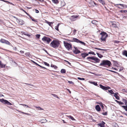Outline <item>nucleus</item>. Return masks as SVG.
I'll use <instances>...</instances> for the list:
<instances>
[{
    "label": "nucleus",
    "mask_w": 127,
    "mask_h": 127,
    "mask_svg": "<svg viewBox=\"0 0 127 127\" xmlns=\"http://www.w3.org/2000/svg\"><path fill=\"white\" fill-rule=\"evenodd\" d=\"M61 72L62 73H65L66 71L64 69H62L61 71Z\"/></svg>",
    "instance_id": "obj_27"
},
{
    "label": "nucleus",
    "mask_w": 127,
    "mask_h": 127,
    "mask_svg": "<svg viewBox=\"0 0 127 127\" xmlns=\"http://www.w3.org/2000/svg\"><path fill=\"white\" fill-rule=\"evenodd\" d=\"M102 114L104 115H107V112L102 113Z\"/></svg>",
    "instance_id": "obj_53"
},
{
    "label": "nucleus",
    "mask_w": 127,
    "mask_h": 127,
    "mask_svg": "<svg viewBox=\"0 0 127 127\" xmlns=\"http://www.w3.org/2000/svg\"><path fill=\"white\" fill-rule=\"evenodd\" d=\"M25 84H26L29 85H30L31 86H33L34 87H35V86H34L33 85H32L31 84H27V83H25Z\"/></svg>",
    "instance_id": "obj_56"
},
{
    "label": "nucleus",
    "mask_w": 127,
    "mask_h": 127,
    "mask_svg": "<svg viewBox=\"0 0 127 127\" xmlns=\"http://www.w3.org/2000/svg\"><path fill=\"white\" fill-rule=\"evenodd\" d=\"M60 43L59 41L53 40L50 44V46L55 48H57L59 46Z\"/></svg>",
    "instance_id": "obj_2"
},
{
    "label": "nucleus",
    "mask_w": 127,
    "mask_h": 127,
    "mask_svg": "<svg viewBox=\"0 0 127 127\" xmlns=\"http://www.w3.org/2000/svg\"><path fill=\"white\" fill-rule=\"evenodd\" d=\"M100 34L101 35L100 38L101 41H105L106 38L108 36V35L106 33L104 32H102L100 33Z\"/></svg>",
    "instance_id": "obj_3"
},
{
    "label": "nucleus",
    "mask_w": 127,
    "mask_h": 127,
    "mask_svg": "<svg viewBox=\"0 0 127 127\" xmlns=\"http://www.w3.org/2000/svg\"><path fill=\"white\" fill-rule=\"evenodd\" d=\"M100 3H102L103 5H104L105 4V2L104 0H100L99 1Z\"/></svg>",
    "instance_id": "obj_26"
},
{
    "label": "nucleus",
    "mask_w": 127,
    "mask_h": 127,
    "mask_svg": "<svg viewBox=\"0 0 127 127\" xmlns=\"http://www.w3.org/2000/svg\"><path fill=\"white\" fill-rule=\"evenodd\" d=\"M96 54H97V55L98 57L100 58H101L103 57L102 55L101 54H100L98 53H96Z\"/></svg>",
    "instance_id": "obj_23"
},
{
    "label": "nucleus",
    "mask_w": 127,
    "mask_h": 127,
    "mask_svg": "<svg viewBox=\"0 0 127 127\" xmlns=\"http://www.w3.org/2000/svg\"><path fill=\"white\" fill-rule=\"evenodd\" d=\"M97 22H98L97 21L95 20H94L92 21L91 23L93 24L96 25L97 24Z\"/></svg>",
    "instance_id": "obj_20"
},
{
    "label": "nucleus",
    "mask_w": 127,
    "mask_h": 127,
    "mask_svg": "<svg viewBox=\"0 0 127 127\" xmlns=\"http://www.w3.org/2000/svg\"><path fill=\"white\" fill-rule=\"evenodd\" d=\"M0 101L5 104H6L7 105H12V104L8 101L4 99H0Z\"/></svg>",
    "instance_id": "obj_7"
},
{
    "label": "nucleus",
    "mask_w": 127,
    "mask_h": 127,
    "mask_svg": "<svg viewBox=\"0 0 127 127\" xmlns=\"http://www.w3.org/2000/svg\"><path fill=\"white\" fill-rule=\"evenodd\" d=\"M35 107L37 108L38 110H43V109L39 107L35 106Z\"/></svg>",
    "instance_id": "obj_36"
},
{
    "label": "nucleus",
    "mask_w": 127,
    "mask_h": 127,
    "mask_svg": "<svg viewBox=\"0 0 127 127\" xmlns=\"http://www.w3.org/2000/svg\"><path fill=\"white\" fill-rule=\"evenodd\" d=\"M4 43H5L6 44L8 45H10V43L8 41L6 40H5Z\"/></svg>",
    "instance_id": "obj_31"
},
{
    "label": "nucleus",
    "mask_w": 127,
    "mask_h": 127,
    "mask_svg": "<svg viewBox=\"0 0 127 127\" xmlns=\"http://www.w3.org/2000/svg\"><path fill=\"white\" fill-rule=\"evenodd\" d=\"M108 92L111 94H114L113 91L112 90H108Z\"/></svg>",
    "instance_id": "obj_34"
},
{
    "label": "nucleus",
    "mask_w": 127,
    "mask_h": 127,
    "mask_svg": "<svg viewBox=\"0 0 127 127\" xmlns=\"http://www.w3.org/2000/svg\"><path fill=\"white\" fill-rule=\"evenodd\" d=\"M43 63L45 64V65L46 66H50L49 64H48L47 63H46L45 62H44Z\"/></svg>",
    "instance_id": "obj_40"
},
{
    "label": "nucleus",
    "mask_w": 127,
    "mask_h": 127,
    "mask_svg": "<svg viewBox=\"0 0 127 127\" xmlns=\"http://www.w3.org/2000/svg\"><path fill=\"white\" fill-rule=\"evenodd\" d=\"M76 30H74L73 31V32H74V34H75V32H76Z\"/></svg>",
    "instance_id": "obj_62"
},
{
    "label": "nucleus",
    "mask_w": 127,
    "mask_h": 127,
    "mask_svg": "<svg viewBox=\"0 0 127 127\" xmlns=\"http://www.w3.org/2000/svg\"><path fill=\"white\" fill-rule=\"evenodd\" d=\"M1 1H4V2H8V3H10V4H12V3H11V2H8L7 1H5V0H1Z\"/></svg>",
    "instance_id": "obj_50"
},
{
    "label": "nucleus",
    "mask_w": 127,
    "mask_h": 127,
    "mask_svg": "<svg viewBox=\"0 0 127 127\" xmlns=\"http://www.w3.org/2000/svg\"><path fill=\"white\" fill-rule=\"evenodd\" d=\"M42 40L43 42L47 44H49L51 40L50 38L46 36L43 37L42 38Z\"/></svg>",
    "instance_id": "obj_5"
},
{
    "label": "nucleus",
    "mask_w": 127,
    "mask_h": 127,
    "mask_svg": "<svg viewBox=\"0 0 127 127\" xmlns=\"http://www.w3.org/2000/svg\"><path fill=\"white\" fill-rule=\"evenodd\" d=\"M20 52L21 53H24V52L23 51H20Z\"/></svg>",
    "instance_id": "obj_63"
},
{
    "label": "nucleus",
    "mask_w": 127,
    "mask_h": 127,
    "mask_svg": "<svg viewBox=\"0 0 127 127\" xmlns=\"http://www.w3.org/2000/svg\"><path fill=\"white\" fill-rule=\"evenodd\" d=\"M94 48L95 49H97L98 50H101L103 51H106L107 50L106 49H101L98 48Z\"/></svg>",
    "instance_id": "obj_24"
},
{
    "label": "nucleus",
    "mask_w": 127,
    "mask_h": 127,
    "mask_svg": "<svg viewBox=\"0 0 127 127\" xmlns=\"http://www.w3.org/2000/svg\"><path fill=\"white\" fill-rule=\"evenodd\" d=\"M52 2L55 4H58L59 3V1L58 0H52Z\"/></svg>",
    "instance_id": "obj_22"
},
{
    "label": "nucleus",
    "mask_w": 127,
    "mask_h": 127,
    "mask_svg": "<svg viewBox=\"0 0 127 127\" xmlns=\"http://www.w3.org/2000/svg\"><path fill=\"white\" fill-rule=\"evenodd\" d=\"M35 12L36 13H38L39 12V11L36 9H35Z\"/></svg>",
    "instance_id": "obj_54"
},
{
    "label": "nucleus",
    "mask_w": 127,
    "mask_h": 127,
    "mask_svg": "<svg viewBox=\"0 0 127 127\" xmlns=\"http://www.w3.org/2000/svg\"><path fill=\"white\" fill-rule=\"evenodd\" d=\"M114 94V96L118 100L119 99V97L118 95V93H115Z\"/></svg>",
    "instance_id": "obj_13"
},
{
    "label": "nucleus",
    "mask_w": 127,
    "mask_h": 127,
    "mask_svg": "<svg viewBox=\"0 0 127 127\" xmlns=\"http://www.w3.org/2000/svg\"><path fill=\"white\" fill-rule=\"evenodd\" d=\"M90 83H92L95 85V86H97V83L94 82H91Z\"/></svg>",
    "instance_id": "obj_35"
},
{
    "label": "nucleus",
    "mask_w": 127,
    "mask_h": 127,
    "mask_svg": "<svg viewBox=\"0 0 127 127\" xmlns=\"http://www.w3.org/2000/svg\"><path fill=\"white\" fill-rule=\"evenodd\" d=\"M101 62V63L99 65V66H105L107 65L110 66L111 65V62L108 60H103Z\"/></svg>",
    "instance_id": "obj_1"
},
{
    "label": "nucleus",
    "mask_w": 127,
    "mask_h": 127,
    "mask_svg": "<svg viewBox=\"0 0 127 127\" xmlns=\"http://www.w3.org/2000/svg\"><path fill=\"white\" fill-rule=\"evenodd\" d=\"M88 54H92L94 55H95V54L94 53L92 52H89L88 53Z\"/></svg>",
    "instance_id": "obj_43"
},
{
    "label": "nucleus",
    "mask_w": 127,
    "mask_h": 127,
    "mask_svg": "<svg viewBox=\"0 0 127 127\" xmlns=\"http://www.w3.org/2000/svg\"><path fill=\"white\" fill-rule=\"evenodd\" d=\"M35 36L38 39L40 38V35L39 34H37Z\"/></svg>",
    "instance_id": "obj_45"
},
{
    "label": "nucleus",
    "mask_w": 127,
    "mask_h": 127,
    "mask_svg": "<svg viewBox=\"0 0 127 127\" xmlns=\"http://www.w3.org/2000/svg\"><path fill=\"white\" fill-rule=\"evenodd\" d=\"M74 53L76 54H77L79 53H80L81 52L80 51L78 50H74L73 51Z\"/></svg>",
    "instance_id": "obj_16"
},
{
    "label": "nucleus",
    "mask_w": 127,
    "mask_h": 127,
    "mask_svg": "<svg viewBox=\"0 0 127 127\" xmlns=\"http://www.w3.org/2000/svg\"><path fill=\"white\" fill-rule=\"evenodd\" d=\"M119 5L120 6H121L122 7H124V5L123 4H119Z\"/></svg>",
    "instance_id": "obj_59"
},
{
    "label": "nucleus",
    "mask_w": 127,
    "mask_h": 127,
    "mask_svg": "<svg viewBox=\"0 0 127 127\" xmlns=\"http://www.w3.org/2000/svg\"><path fill=\"white\" fill-rule=\"evenodd\" d=\"M45 23L47 24L50 26L51 27H52V25H51V24H52L53 23V22H49L47 20H45Z\"/></svg>",
    "instance_id": "obj_14"
},
{
    "label": "nucleus",
    "mask_w": 127,
    "mask_h": 127,
    "mask_svg": "<svg viewBox=\"0 0 127 127\" xmlns=\"http://www.w3.org/2000/svg\"><path fill=\"white\" fill-rule=\"evenodd\" d=\"M66 116L67 117H68L69 118L72 120H73H73L75 121V120L73 118V117L72 116Z\"/></svg>",
    "instance_id": "obj_25"
},
{
    "label": "nucleus",
    "mask_w": 127,
    "mask_h": 127,
    "mask_svg": "<svg viewBox=\"0 0 127 127\" xmlns=\"http://www.w3.org/2000/svg\"><path fill=\"white\" fill-rule=\"evenodd\" d=\"M81 55L82 57L84 58H85L86 57L85 53H82Z\"/></svg>",
    "instance_id": "obj_32"
},
{
    "label": "nucleus",
    "mask_w": 127,
    "mask_h": 127,
    "mask_svg": "<svg viewBox=\"0 0 127 127\" xmlns=\"http://www.w3.org/2000/svg\"><path fill=\"white\" fill-rule=\"evenodd\" d=\"M30 18L32 19H32H33L34 18L33 17H32L31 16H29Z\"/></svg>",
    "instance_id": "obj_61"
},
{
    "label": "nucleus",
    "mask_w": 127,
    "mask_h": 127,
    "mask_svg": "<svg viewBox=\"0 0 127 127\" xmlns=\"http://www.w3.org/2000/svg\"><path fill=\"white\" fill-rule=\"evenodd\" d=\"M25 55L28 57H30V54L29 53H25Z\"/></svg>",
    "instance_id": "obj_41"
},
{
    "label": "nucleus",
    "mask_w": 127,
    "mask_h": 127,
    "mask_svg": "<svg viewBox=\"0 0 127 127\" xmlns=\"http://www.w3.org/2000/svg\"><path fill=\"white\" fill-rule=\"evenodd\" d=\"M93 60L96 63H99V62L100 60L97 57H94Z\"/></svg>",
    "instance_id": "obj_11"
},
{
    "label": "nucleus",
    "mask_w": 127,
    "mask_h": 127,
    "mask_svg": "<svg viewBox=\"0 0 127 127\" xmlns=\"http://www.w3.org/2000/svg\"><path fill=\"white\" fill-rule=\"evenodd\" d=\"M68 83L70 84H73V83L72 81H68Z\"/></svg>",
    "instance_id": "obj_55"
},
{
    "label": "nucleus",
    "mask_w": 127,
    "mask_h": 127,
    "mask_svg": "<svg viewBox=\"0 0 127 127\" xmlns=\"http://www.w3.org/2000/svg\"><path fill=\"white\" fill-rule=\"evenodd\" d=\"M20 9L22 11H23L27 14H28V13L24 10L22 8H20Z\"/></svg>",
    "instance_id": "obj_47"
},
{
    "label": "nucleus",
    "mask_w": 127,
    "mask_h": 127,
    "mask_svg": "<svg viewBox=\"0 0 127 127\" xmlns=\"http://www.w3.org/2000/svg\"><path fill=\"white\" fill-rule=\"evenodd\" d=\"M78 15L72 16L71 17L70 19L73 21H74L76 20V19L78 17Z\"/></svg>",
    "instance_id": "obj_9"
},
{
    "label": "nucleus",
    "mask_w": 127,
    "mask_h": 127,
    "mask_svg": "<svg viewBox=\"0 0 127 127\" xmlns=\"http://www.w3.org/2000/svg\"><path fill=\"white\" fill-rule=\"evenodd\" d=\"M73 40L71 41L72 42H75L78 43H80L84 45H86V44L84 42H82L81 41H80L77 39L74 38H73L72 39Z\"/></svg>",
    "instance_id": "obj_6"
},
{
    "label": "nucleus",
    "mask_w": 127,
    "mask_h": 127,
    "mask_svg": "<svg viewBox=\"0 0 127 127\" xmlns=\"http://www.w3.org/2000/svg\"><path fill=\"white\" fill-rule=\"evenodd\" d=\"M64 45L67 49L69 51L72 49V45L70 43H69L65 41L64 42Z\"/></svg>",
    "instance_id": "obj_4"
},
{
    "label": "nucleus",
    "mask_w": 127,
    "mask_h": 127,
    "mask_svg": "<svg viewBox=\"0 0 127 127\" xmlns=\"http://www.w3.org/2000/svg\"><path fill=\"white\" fill-rule=\"evenodd\" d=\"M99 86L103 90H106L111 89V88L109 87H105L101 84H100Z\"/></svg>",
    "instance_id": "obj_8"
},
{
    "label": "nucleus",
    "mask_w": 127,
    "mask_h": 127,
    "mask_svg": "<svg viewBox=\"0 0 127 127\" xmlns=\"http://www.w3.org/2000/svg\"><path fill=\"white\" fill-rule=\"evenodd\" d=\"M122 100L123 101V102H125V104L126 105H127V100H126V99H123Z\"/></svg>",
    "instance_id": "obj_30"
},
{
    "label": "nucleus",
    "mask_w": 127,
    "mask_h": 127,
    "mask_svg": "<svg viewBox=\"0 0 127 127\" xmlns=\"http://www.w3.org/2000/svg\"><path fill=\"white\" fill-rule=\"evenodd\" d=\"M120 12L121 13H123L124 12L125 13H127V11L126 10H121L120 11Z\"/></svg>",
    "instance_id": "obj_44"
},
{
    "label": "nucleus",
    "mask_w": 127,
    "mask_h": 127,
    "mask_svg": "<svg viewBox=\"0 0 127 127\" xmlns=\"http://www.w3.org/2000/svg\"><path fill=\"white\" fill-rule=\"evenodd\" d=\"M0 66L1 68H4L5 67V65L4 64L2 63L1 64V65H0Z\"/></svg>",
    "instance_id": "obj_28"
},
{
    "label": "nucleus",
    "mask_w": 127,
    "mask_h": 127,
    "mask_svg": "<svg viewBox=\"0 0 127 127\" xmlns=\"http://www.w3.org/2000/svg\"><path fill=\"white\" fill-rule=\"evenodd\" d=\"M126 89H122V91L123 92H125Z\"/></svg>",
    "instance_id": "obj_64"
},
{
    "label": "nucleus",
    "mask_w": 127,
    "mask_h": 127,
    "mask_svg": "<svg viewBox=\"0 0 127 127\" xmlns=\"http://www.w3.org/2000/svg\"><path fill=\"white\" fill-rule=\"evenodd\" d=\"M105 124V123L103 121H102L101 123L98 124L97 125L98 127H104Z\"/></svg>",
    "instance_id": "obj_10"
},
{
    "label": "nucleus",
    "mask_w": 127,
    "mask_h": 127,
    "mask_svg": "<svg viewBox=\"0 0 127 127\" xmlns=\"http://www.w3.org/2000/svg\"><path fill=\"white\" fill-rule=\"evenodd\" d=\"M94 57H88L87 58V59L90 60H93V58Z\"/></svg>",
    "instance_id": "obj_39"
},
{
    "label": "nucleus",
    "mask_w": 127,
    "mask_h": 127,
    "mask_svg": "<svg viewBox=\"0 0 127 127\" xmlns=\"http://www.w3.org/2000/svg\"><path fill=\"white\" fill-rule=\"evenodd\" d=\"M95 108L96 110L98 111H99L100 110L101 108L98 105L96 106Z\"/></svg>",
    "instance_id": "obj_12"
},
{
    "label": "nucleus",
    "mask_w": 127,
    "mask_h": 127,
    "mask_svg": "<svg viewBox=\"0 0 127 127\" xmlns=\"http://www.w3.org/2000/svg\"><path fill=\"white\" fill-rule=\"evenodd\" d=\"M59 24H58L57 26H56L55 27V29L58 31H59L58 27H59Z\"/></svg>",
    "instance_id": "obj_37"
},
{
    "label": "nucleus",
    "mask_w": 127,
    "mask_h": 127,
    "mask_svg": "<svg viewBox=\"0 0 127 127\" xmlns=\"http://www.w3.org/2000/svg\"><path fill=\"white\" fill-rule=\"evenodd\" d=\"M32 62H33V63L34 64H36V65L39 66L40 67L43 68H44V69H46V68L44 67H42V66H41L40 65H39L36 62H35L33 61H32Z\"/></svg>",
    "instance_id": "obj_18"
},
{
    "label": "nucleus",
    "mask_w": 127,
    "mask_h": 127,
    "mask_svg": "<svg viewBox=\"0 0 127 127\" xmlns=\"http://www.w3.org/2000/svg\"><path fill=\"white\" fill-rule=\"evenodd\" d=\"M51 67H54L55 69H56L57 68V67L53 64H51Z\"/></svg>",
    "instance_id": "obj_33"
},
{
    "label": "nucleus",
    "mask_w": 127,
    "mask_h": 127,
    "mask_svg": "<svg viewBox=\"0 0 127 127\" xmlns=\"http://www.w3.org/2000/svg\"><path fill=\"white\" fill-rule=\"evenodd\" d=\"M90 3L93 6H94L96 4L93 1L91 0Z\"/></svg>",
    "instance_id": "obj_17"
},
{
    "label": "nucleus",
    "mask_w": 127,
    "mask_h": 127,
    "mask_svg": "<svg viewBox=\"0 0 127 127\" xmlns=\"http://www.w3.org/2000/svg\"><path fill=\"white\" fill-rule=\"evenodd\" d=\"M77 78L78 79L80 80H85L84 78H81L80 77H78Z\"/></svg>",
    "instance_id": "obj_46"
},
{
    "label": "nucleus",
    "mask_w": 127,
    "mask_h": 127,
    "mask_svg": "<svg viewBox=\"0 0 127 127\" xmlns=\"http://www.w3.org/2000/svg\"><path fill=\"white\" fill-rule=\"evenodd\" d=\"M65 61L67 62V63L69 64V65H71V63L69 62L68 61Z\"/></svg>",
    "instance_id": "obj_60"
},
{
    "label": "nucleus",
    "mask_w": 127,
    "mask_h": 127,
    "mask_svg": "<svg viewBox=\"0 0 127 127\" xmlns=\"http://www.w3.org/2000/svg\"><path fill=\"white\" fill-rule=\"evenodd\" d=\"M118 103L120 105H123L124 104V103L121 101H119Z\"/></svg>",
    "instance_id": "obj_52"
},
{
    "label": "nucleus",
    "mask_w": 127,
    "mask_h": 127,
    "mask_svg": "<svg viewBox=\"0 0 127 127\" xmlns=\"http://www.w3.org/2000/svg\"><path fill=\"white\" fill-rule=\"evenodd\" d=\"M106 69L108 71H111L112 72H114V73H116V71H113V70H108V69Z\"/></svg>",
    "instance_id": "obj_57"
},
{
    "label": "nucleus",
    "mask_w": 127,
    "mask_h": 127,
    "mask_svg": "<svg viewBox=\"0 0 127 127\" xmlns=\"http://www.w3.org/2000/svg\"><path fill=\"white\" fill-rule=\"evenodd\" d=\"M123 54L127 57V51L126 50L124 51L123 53Z\"/></svg>",
    "instance_id": "obj_19"
},
{
    "label": "nucleus",
    "mask_w": 127,
    "mask_h": 127,
    "mask_svg": "<svg viewBox=\"0 0 127 127\" xmlns=\"http://www.w3.org/2000/svg\"><path fill=\"white\" fill-rule=\"evenodd\" d=\"M125 106H122V107L125 109L127 111V105Z\"/></svg>",
    "instance_id": "obj_38"
},
{
    "label": "nucleus",
    "mask_w": 127,
    "mask_h": 127,
    "mask_svg": "<svg viewBox=\"0 0 127 127\" xmlns=\"http://www.w3.org/2000/svg\"><path fill=\"white\" fill-rule=\"evenodd\" d=\"M5 40H6L5 39H1L0 40V42L2 43H4Z\"/></svg>",
    "instance_id": "obj_29"
},
{
    "label": "nucleus",
    "mask_w": 127,
    "mask_h": 127,
    "mask_svg": "<svg viewBox=\"0 0 127 127\" xmlns=\"http://www.w3.org/2000/svg\"><path fill=\"white\" fill-rule=\"evenodd\" d=\"M52 95H53V96L54 97H56L58 98H59L58 97V96L56 95H55L54 94H53Z\"/></svg>",
    "instance_id": "obj_51"
},
{
    "label": "nucleus",
    "mask_w": 127,
    "mask_h": 127,
    "mask_svg": "<svg viewBox=\"0 0 127 127\" xmlns=\"http://www.w3.org/2000/svg\"><path fill=\"white\" fill-rule=\"evenodd\" d=\"M20 105H22L23 106H25L26 107L30 108V107H29L28 105H26V104H20Z\"/></svg>",
    "instance_id": "obj_42"
},
{
    "label": "nucleus",
    "mask_w": 127,
    "mask_h": 127,
    "mask_svg": "<svg viewBox=\"0 0 127 127\" xmlns=\"http://www.w3.org/2000/svg\"><path fill=\"white\" fill-rule=\"evenodd\" d=\"M19 21V23L21 25H23L24 24V22L22 20H18Z\"/></svg>",
    "instance_id": "obj_15"
},
{
    "label": "nucleus",
    "mask_w": 127,
    "mask_h": 127,
    "mask_svg": "<svg viewBox=\"0 0 127 127\" xmlns=\"http://www.w3.org/2000/svg\"><path fill=\"white\" fill-rule=\"evenodd\" d=\"M23 34L24 35H26L27 36H28L29 37H30V35L29 34H28L26 33H23Z\"/></svg>",
    "instance_id": "obj_48"
},
{
    "label": "nucleus",
    "mask_w": 127,
    "mask_h": 127,
    "mask_svg": "<svg viewBox=\"0 0 127 127\" xmlns=\"http://www.w3.org/2000/svg\"><path fill=\"white\" fill-rule=\"evenodd\" d=\"M32 20L35 23H37L38 22V21L37 20H35L34 19H32Z\"/></svg>",
    "instance_id": "obj_49"
},
{
    "label": "nucleus",
    "mask_w": 127,
    "mask_h": 127,
    "mask_svg": "<svg viewBox=\"0 0 127 127\" xmlns=\"http://www.w3.org/2000/svg\"><path fill=\"white\" fill-rule=\"evenodd\" d=\"M47 121L46 119H43L40 120V122L41 123H44L46 122Z\"/></svg>",
    "instance_id": "obj_21"
},
{
    "label": "nucleus",
    "mask_w": 127,
    "mask_h": 127,
    "mask_svg": "<svg viewBox=\"0 0 127 127\" xmlns=\"http://www.w3.org/2000/svg\"><path fill=\"white\" fill-rule=\"evenodd\" d=\"M119 5L120 6H121L122 7H124V5L123 4H119Z\"/></svg>",
    "instance_id": "obj_58"
}]
</instances>
